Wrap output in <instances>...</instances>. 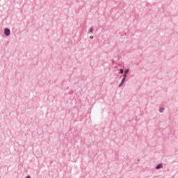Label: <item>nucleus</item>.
Wrapping results in <instances>:
<instances>
[{
	"instance_id": "f257e3e1",
	"label": "nucleus",
	"mask_w": 178,
	"mask_h": 178,
	"mask_svg": "<svg viewBox=\"0 0 178 178\" xmlns=\"http://www.w3.org/2000/svg\"><path fill=\"white\" fill-rule=\"evenodd\" d=\"M4 33L6 35H10V30L8 29H6L4 31Z\"/></svg>"
},
{
	"instance_id": "f03ea898",
	"label": "nucleus",
	"mask_w": 178,
	"mask_h": 178,
	"mask_svg": "<svg viewBox=\"0 0 178 178\" xmlns=\"http://www.w3.org/2000/svg\"><path fill=\"white\" fill-rule=\"evenodd\" d=\"M124 81H126V78L122 79L121 83L120 84V87H122V85L123 84V83H124Z\"/></svg>"
},
{
	"instance_id": "7ed1b4c3",
	"label": "nucleus",
	"mask_w": 178,
	"mask_h": 178,
	"mask_svg": "<svg viewBox=\"0 0 178 178\" xmlns=\"http://www.w3.org/2000/svg\"><path fill=\"white\" fill-rule=\"evenodd\" d=\"M161 168H162V164H159V165L156 166V169H161Z\"/></svg>"
},
{
	"instance_id": "20e7f679",
	"label": "nucleus",
	"mask_w": 178,
	"mask_h": 178,
	"mask_svg": "<svg viewBox=\"0 0 178 178\" xmlns=\"http://www.w3.org/2000/svg\"><path fill=\"white\" fill-rule=\"evenodd\" d=\"M124 71L123 70V69H120V73L121 74H123V72H124Z\"/></svg>"
},
{
	"instance_id": "39448f33",
	"label": "nucleus",
	"mask_w": 178,
	"mask_h": 178,
	"mask_svg": "<svg viewBox=\"0 0 178 178\" xmlns=\"http://www.w3.org/2000/svg\"><path fill=\"white\" fill-rule=\"evenodd\" d=\"M127 77V74H124V79H126Z\"/></svg>"
},
{
	"instance_id": "423d86ee",
	"label": "nucleus",
	"mask_w": 178,
	"mask_h": 178,
	"mask_svg": "<svg viewBox=\"0 0 178 178\" xmlns=\"http://www.w3.org/2000/svg\"><path fill=\"white\" fill-rule=\"evenodd\" d=\"M124 73H125L126 74H127V73H129V70H126L125 72H124Z\"/></svg>"
},
{
	"instance_id": "0eeeda50",
	"label": "nucleus",
	"mask_w": 178,
	"mask_h": 178,
	"mask_svg": "<svg viewBox=\"0 0 178 178\" xmlns=\"http://www.w3.org/2000/svg\"><path fill=\"white\" fill-rule=\"evenodd\" d=\"M163 111V108H161L159 110L160 112H162Z\"/></svg>"
},
{
	"instance_id": "6e6552de",
	"label": "nucleus",
	"mask_w": 178,
	"mask_h": 178,
	"mask_svg": "<svg viewBox=\"0 0 178 178\" xmlns=\"http://www.w3.org/2000/svg\"><path fill=\"white\" fill-rule=\"evenodd\" d=\"M90 38H91L92 40V38H94V37L93 36H90Z\"/></svg>"
},
{
	"instance_id": "1a4fd4ad",
	"label": "nucleus",
	"mask_w": 178,
	"mask_h": 178,
	"mask_svg": "<svg viewBox=\"0 0 178 178\" xmlns=\"http://www.w3.org/2000/svg\"><path fill=\"white\" fill-rule=\"evenodd\" d=\"M90 33H92V29H90Z\"/></svg>"
},
{
	"instance_id": "9d476101",
	"label": "nucleus",
	"mask_w": 178,
	"mask_h": 178,
	"mask_svg": "<svg viewBox=\"0 0 178 178\" xmlns=\"http://www.w3.org/2000/svg\"><path fill=\"white\" fill-rule=\"evenodd\" d=\"M26 178H31L30 176L26 177Z\"/></svg>"
}]
</instances>
